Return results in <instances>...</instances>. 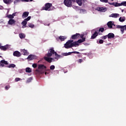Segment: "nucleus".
<instances>
[{
    "instance_id": "nucleus-1",
    "label": "nucleus",
    "mask_w": 126,
    "mask_h": 126,
    "mask_svg": "<svg viewBox=\"0 0 126 126\" xmlns=\"http://www.w3.org/2000/svg\"><path fill=\"white\" fill-rule=\"evenodd\" d=\"M54 54H55V56L56 57L55 58V60H57L58 61L59 59H60V58H62V56L58 54V53H57V52H55V50H54V48L52 47L48 50V53L45 55L46 57L45 56L43 58L44 60H45V61H46L48 63H52L53 61V62H55V60H54L55 59L53 58H51V57H52V56H53Z\"/></svg>"
},
{
    "instance_id": "nucleus-2",
    "label": "nucleus",
    "mask_w": 126,
    "mask_h": 126,
    "mask_svg": "<svg viewBox=\"0 0 126 126\" xmlns=\"http://www.w3.org/2000/svg\"><path fill=\"white\" fill-rule=\"evenodd\" d=\"M64 4L67 7H71L72 6V2L71 0H64Z\"/></svg>"
},
{
    "instance_id": "nucleus-3",
    "label": "nucleus",
    "mask_w": 126,
    "mask_h": 126,
    "mask_svg": "<svg viewBox=\"0 0 126 126\" xmlns=\"http://www.w3.org/2000/svg\"><path fill=\"white\" fill-rule=\"evenodd\" d=\"M52 6H53V4H52L51 3H46L45 4V6H43L42 7V9L43 10H49V9L50 7H52Z\"/></svg>"
},
{
    "instance_id": "nucleus-4",
    "label": "nucleus",
    "mask_w": 126,
    "mask_h": 126,
    "mask_svg": "<svg viewBox=\"0 0 126 126\" xmlns=\"http://www.w3.org/2000/svg\"><path fill=\"white\" fill-rule=\"evenodd\" d=\"M64 48H65V49H69V48H72L71 43H70V41L68 40L64 44Z\"/></svg>"
},
{
    "instance_id": "nucleus-5",
    "label": "nucleus",
    "mask_w": 126,
    "mask_h": 126,
    "mask_svg": "<svg viewBox=\"0 0 126 126\" xmlns=\"http://www.w3.org/2000/svg\"><path fill=\"white\" fill-rule=\"evenodd\" d=\"M80 37V34L76 33L75 34L72 35L71 36V39L73 40H75V39H78Z\"/></svg>"
},
{
    "instance_id": "nucleus-6",
    "label": "nucleus",
    "mask_w": 126,
    "mask_h": 126,
    "mask_svg": "<svg viewBox=\"0 0 126 126\" xmlns=\"http://www.w3.org/2000/svg\"><path fill=\"white\" fill-rule=\"evenodd\" d=\"M14 57H17V58H19V57H21V53L18 51H16L14 52L13 53Z\"/></svg>"
},
{
    "instance_id": "nucleus-7",
    "label": "nucleus",
    "mask_w": 126,
    "mask_h": 126,
    "mask_svg": "<svg viewBox=\"0 0 126 126\" xmlns=\"http://www.w3.org/2000/svg\"><path fill=\"white\" fill-rule=\"evenodd\" d=\"M15 22H16V21L14 20V19H10L8 22V24L9 25H14L15 24Z\"/></svg>"
},
{
    "instance_id": "nucleus-8",
    "label": "nucleus",
    "mask_w": 126,
    "mask_h": 126,
    "mask_svg": "<svg viewBox=\"0 0 126 126\" xmlns=\"http://www.w3.org/2000/svg\"><path fill=\"white\" fill-rule=\"evenodd\" d=\"M107 26H108V28H113V26H115V24H114V22L109 21L107 24Z\"/></svg>"
},
{
    "instance_id": "nucleus-9",
    "label": "nucleus",
    "mask_w": 126,
    "mask_h": 126,
    "mask_svg": "<svg viewBox=\"0 0 126 126\" xmlns=\"http://www.w3.org/2000/svg\"><path fill=\"white\" fill-rule=\"evenodd\" d=\"M1 63V66L3 67L4 66V64H8V63L7 61H5V60H3L0 61Z\"/></svg>"
},
{
    "instance_id": "nucleus-10",
    "label": "nucleus",
    "mask_w": 126,
    "mask_h": 126,
    "mask_svg": "<svg viewBox=\"0 0 126 126\" xmlns=\"http://www.w3.org/2000/svg\"><path fill=\"white\" fill-rule=\"evenodd\" d=\"M120 16V14L118 13H112L110 16L109 17H113V18H117Z\"/></svg>"
},
{
    "instance_id": "nucleus-11",
    "label": "nucleus",
    "mask_w": 126,
    "mask_h": 126,
    "mask_svg": "<svg viewBox=\"0 0 126 126\" xmlns=\"http://www.w3.org/2000/svg\"><path fill=\"white\" fill-rule=\"evenodd\" d=\"M47 66H45L44 64H39L38 66V69H46Z\"/></svg>"
},
{
    "instance_id": "nucleus-12",
    "label": "nucleus",
    "mask_w": 126,
    "mask_h": 126,
    "mask_svg": "<svg viewBox=\"0 0 126 126\" xmlns=\"http://www.w3.org/2000/svg\"><path fill=\"white\" fill-rule=\"evenodd\" d=\"M28 15H29V12H28V11L24 12L23 13L22 18H26V17H28Z\"/></svg>"
},
{
    "instance_id": "nucleus-13",
    "label": "nucleus",
    "mask_w": 126,
    "mask_h": 126,
    "mask_svg": "<svg viewBox=\"0 0 126 126\" xmlns=\"http://www.w3.org/2000/svg\"><path fill=\"white\" fill-rule=\"evenodd\" d=\"M107 38L108 39H112V38H115V34L113 33H109L107 35Z\"/></svg>"
},
{
    "instance_id": "nucleus-14",
    "label": "nucleus",
    "mask_w": 126,
    "mask_h": 126,
    "mask_svg": "<svg viewBox=\"0 0 126 126\" xmlns=\"http://www.w3.org/2000/svg\"><path fill=\"white\" fill-rule=\"evenodd\" d=\"M36 58V56H35L34 55H30L28 57V59L30 60V61H32L33 60H34V59Z\"/></svg>"
},
{
    "instance_id": "nucleus-15",
    "label": "nucleus",
    "mask_w": 126,
    "mask_h": 126,
    "mask_svg": "<svg viewBox=\"0 0 126 126\" xmlns=\"http://www.w3.org/2000/svg\"><path fill=\"white\" fill-rule=\"evenodd\" d=\"M76 46H79V44L78 43V41H75L71 43V47H76Z\"/></svg>"
},
{
    "instance_id": "nucleus-16",
    "label": "nucleus",
    "mask_w": 126,
    "mask_h": 126,
    "mask_svg": "<svg viewBox=\"0 0 126 126\" xmlns=\"http://www.w3.org/2000/svg\"><path fill=\"white\" fill-rule=\"evenodd\" d=\"M97 36H98V32H95L92 35L91 39H95Z\"/></svg>"
},
{
    "instance_id": "nucleus-17",
    "label": "nucleus",
    "mask_w": 126,
    "mask_h": 126,
    "mask_svg": "<svg viewBox=\"0 0 126 126\" xmlns=\"http://www.w3.org/2000/svg\"><path fill=\"white\" fill-rule=\"evenodd\" d=\"M3 1L6 4H10L12 2V0H3Z\"/></svg>"
},
{
    "instance_id": "nucleus-18",
    "label": "nucleus",
    "mask_w": 126,
    "mask_h": 126,
    "mask_svg": "<svg viewBox=\"0 0 126 126\" xmlns=\"http://www.w3.org/2000/svg\"><path fill=\"white\" fill-rule=\"evenodd\" d=\"M8 49V45H6L5 46H2L1 47V50L2 51H5L6 50H7Z\"/></svg>"
},
{
    "instance_id": "nucleus-19",
    "label": "nucleus",
    "mask_w": 126,
    "mask_h": 126,
    "mask_svg": "<svg viewBox=\"0 0 126 126\" xmlns=\"http://www.w3.org/2000/svg\"><path fill=\"white\" fill-rule=\"evenodd\" d=\"M22 53H23L24 56H28V55H29V53L25 49H23L22 50Z\"/></svg>"
},
{
    "instance_id": "nucleus-20",
    "label": "nucleus",
    "mask_w": 126,
    "mask_h": 126,
    "mask_svg": "<svg viewBox=\"0 0 126 126\" xmlns=\"http://www.w3.org/2000/svg\"><path fill=\"white\" fill-rule=\"evenodd\" d=\"M119 21L120 22H124L125 21H126V17H121L119 19Z\"/></svg>"
},
{
    "instance_id": "nucleus-21",
    "label": "nucleus",
    "mask_w": 126,
    "mask_h": 126,
    "mask_svg": "<svg viewBox=\"0 0 126 126\" xmlns=\"http://www.w3.org/2000/svg\"><path fill=\"white\" fill-rule=\"evenodd\" d=\"M86 38H83V39L82 38V39H79L77 41L78 44H81V43H83V42H85V40H86Z\"/></svg>"
},
{
    "instance_id": "nucleus-22",
    "label": "nucleus",
    "mask_w": 126,
    "mask_h": 126,
    "mask_svg": "<svg viewBox=\"0 0 126 126\" xmlns=\"http://www.w3.org/2000/svg\"><path fill=\"white\" fill-rule=\"evenodd\" d=\"M76 2L78 4L79 6H81V5H82V0H76Z\"/></svg>"
},
{
    "instance_id": "nucleus-23",
    "label": "nucleus",
    "mask_w": 126,
    "mask_h": 126,
    "mask_svg": "<svg viewBox=\"0 0 126 126\" xmlns=\"http://www.w3.org/2000/svg\"><path fill=\"white\" fill-rule=\"evenodd\" d=\"M19 36L21 39H23L26 37L25 34L24 33H20Z\"/></svg>"
},
{
    "instance_id": "nucleus-24",
    "label": "nucleus",
    "mask_w": 126,
    "mask_h": 126,
    "mask_svg": "<svg viewBox=\"0 0 126 126\" xmlns=\"http://www.w3.org/2000/svg\"><path fill=\"white\" fill-rule=\"evenodd\" d=\"M59 39L61 41H64L65 39H66V37L65 36L61 35L59 37Z\"/></svg>"
},
{
    "instance_id": "nucleus-25",
    "label": "nucleus",
    "mask_w": 126,
    "mask_h": 126,
    "mask_svg": "<svg viewBox=\"0 0 126 126\" xmlns=\"http://www.w3.org/2000/svg\"><path fill=\"white\" fill-rule=\"evenodd\" d=\"M26 72L30 73L32 72V69L30 67H27L26 68Z\"/></svg>"
},
{
    "instance_id": "nucleus-26",
    "label": "nucleus",
    "mask_w": 126,
    "mask_h": 126,
    "mask_svg": "<svg viewBox=\"0 0 126 126\" xmlns=\"http://www.w3.org/2000/svg\"><path fill=\"white\" fill-rule=\"evenodd\" d=\"M15 66H16V65L15 64L12 63V64H10L9 65V66H8V67H9V68H11V67L14 68V67H15Z\"/></svg>"
},
{
    "instance_id": "nucleus-27",
    "label": "nucleus",
    "mask_w": 126,
    "mask_h": 126,
    "mask_svg": "<svg viewBox=\"0 0 126 126\" xmlns=\"http://www.w3.org/2000/svg\"><path fill=\"white\" fill-rule=\"evenodd\" d=\"M122 3H120L118 2H115V4L114 5V6H115V7H117L118 6H122Z\"/></svg>"
},
{
    "instance_id": "nucleus-28",
    "label": "nucleus",
    "mask_w": 126,
    "mask_h": 126,
    "mask_svg": "<svg viewBox=\"0 0 126 126\" xmlns=\"http://www.w3.org/2000/svg\"><path fill=\"white\" fill-rule=\"evenodd\" d=\"M72 53L69 52V53H63L62 54L63 56H70V55H71Z\"/></svg>"
},
{
    "instance_id": "nucleus-29",
    "label": "nucleus",
    "mask_w": 126,
    "mask_h": 126,
    "mask_svg": "<svg viewBox=\"0 0 126 126\" xmlns=\"http://www.w3.org/2000/svg\"><path fill=\"white\" fill-rule=\"evenodd\" d=\"M28 26V27H30V28H34V27H35V25L31 23L29 24Z\"/></svg>"
},
{
    "instance_id": "nucleus-30",
    "label": "nucleus",
    "mask_w": 126,
    "mask_h": 126,
    "mask_svg": "<svg viewBox=\"0 0 126 126\" xmlns=\"http://www.w3.org/2000/svg\"><path fill=\"white\" fill-rule=\"evenodd\" d=\"M104 31H105V29H104V28H100L99 29V32H101V33H103Z\"/></svg>"
},
{
    "instance_id": "nucleus-31",
    "label": "nucleus",
    "mask_w": 126,
    "mask_h": 126,
    "mask_svg": "<svg viewBox=\"0 0 126 126\" xmlns=\"http://www.w3.org/2000/svg\"><path fill=\"white\" fill-rule=\"evenodd\" d=\"M7 17H8V18H9V19H13V16L12 15H8L7 16Z\"/></svg>"
},
{
    "instance_id": "nucleus-32",
    "label": "nucleus",
    "mask_w": 126,
    "mask_h": 126,
    "mask_svg": "<svg viewBox=\"0 0 126 126\" xmlns=\"http://www.w3.org/2000/svg\"><path fill=\"white\" fill-rule=\"evenodd\" d=\"M101 39H102V40H106V39H107V38H108V35H104V36H102L101 37Z\"/></svg>"
},
{
    "instance_id": "nucleus-33",
    "label": "nucleus",
    "mask_w": 126,
    "mask_h": 126,
    "mask_svg": "<svg viewBox=\"0 0 126 126\" xmlns=\"http://www.w3.org/2000/svg\"><path fill=\"white\" fill-rule=\"evenodd\" d=\"M104 10H105V9L103 7H99L98 8V11H101L102 12H104Z\"/></svg>"
},
{
    "instance_id": "nucleus-34",
    "label": "nucleus",
    "mask_w": 126,
    "mask_h": 126,
    "mask_svg": "<svg viewBox=\"0 0 126 126\" xmlns=\"http://www.w3.org/2000/svg\"><path fill=\"white\" fill-rule=\"evenodd\" d=\"M31 19V16H29L27 17V18L25 19L24 20L27 22L29 21V20H30Z\"/></svg>"
},
{
    "instance_id": "nucleus-35",
    "label": "nucleus",
    "mask_w": 126,
    "mask_h": 126,
    "mask_svg": "<svg viewBox=\"0 0 126 126\" xmlns=\"http://www.w3.org/2000/svg\"><path fill=\"white\" fill-rule=\"evenodd\" d=\"M22 25H27V22L24 20V21L22 22Z\"/></svg>"
},
{
    "instance_id": "nucleus-36",
    "label": "nucleus",
    "mask_w": 126,
    "mask_h": 126,
    "mask_svg": "<svg viewBox=\"0 0 126 126\" xmlns=\"http://www.w3.org/2000/svg\"><path fill=\"white\" fill-rule=\"evenodd\" d=\"M55 65H52L50 66V68L51 70H54V69H55Z\"/></svg>"
},
{
    "instance_id": "nucleus-37",
    "label": "nucleus",
    "mask_w": 126,
    "mask_h": 126,
    "mask_svg": "<svg viewBox=\"0 0 126 126\" xmlns=\"http://www.w3.org/2000/svg\"><path fill=\"white\" fill-rule=\"evenodd\" d=\"M122 5H123L124 6H126V1H122L121 2Z\"/></svg>"
},
{
    "instance_id": "nucleus-38",
    "label": "nucleus",
    "mask_w": 126,
    "mask_h": 126,
    "mask_svg": "<svg viewBox=\"0 0 126 126\" xmlns=\"http://www.w3.org/2000/svg\"><path fill=\"white\" fill-rule=\"evenodd\" d=\"M10 88V86L9 85H7L5 87V90H7L8 89H9Z\"/></svg>"
},
{
    "instance_id": "nucleus-39",
    "label": "nucleus",
    "mask_w": 126,
    "mask_h": 126,
    "mask_svg": "<svg viewBox=\"0 0 126 126\" xmlns=\"http://www.w3.org/2000/svg\"><path fill=\"white\" fill-rule=\"evenodd\" d=\"M100 1L101 2H105V3H107V2H108V0H100Z\"/></svg>"
},
{
    "instance_id": "nucleus-40",
    "label": "nucleus",
    "mask_w": 126,
    "mask_h": 126,
    "mask_svg": "<svg viewBox=\"0 0 126 126\" xmlns=\"http://www.w3.org/2000/svg\"><path fill=\"white\" fill-rule=\"evenodd\" d=\"M82 62H83V60L82 59H79L78 60V63H81Z\"/></svg>"
},
{
    "instance_id": "nucleus-41",
    "label": "nucleus",
    "mask_w": 126,
    "mask_h": 126,
    "mask_svg": "<svg viewBox=\"0 0 126 126\" xmlns=\"http://www.w3.org/2000/svg\"><path fill=\"white\" fill-rule=\"evenodd\" d=\"M32 67L33 68H36V67H37V64L36 63L32 64Z\"/></svg>"
},
{
    "instance_id": "nucleus-42",
    "label": "nucleus",
    "mask_w": 126,
    "mask_h": 126,
    "mask_svg": "<svg viewBox=\"0 0 126 126\" xmlns=\"http://www.w3.org/2000/svg\"><path fill=\"white\" fill-rule=\"evenodd\" d=\"M99 44H103L104 43V40H103L102 39H100L99 41Z\"/></svg>"
},
{
    "instance_id": "nucleus-43",
    "label": "nucleus",
    "mask_w": 126,
    "mask_h": 126,
    "mask_svg": "<svg viewBox=\"0 0 126 126\" xmlns=\"http://www.w3.org/2000/svg\"><path fill=\"white\" fill-rule=\"evenodd\" d=\"M72 54H80V53H79V52H77V51H73L71 52Z\"/></svg>"
},
{
    "instance_id": "nucleus-44",
    "label": "nucleus",
    "mask_w": 126,
    "mask_h": 126,
    "mask_svg": "<svg viewBox=\"0 0 126 126\" xmlns=\"http://www.w3.org/2000/svg\"><path fill=\"white\" fill-rule=\"evenodd\" d=\"M109 4H110V5H114L115 6V4L116 3V2H113V3H110V2H108Z\"/></svg>"
},
{
    "instance_id": "nucleus-45",
    "label": "nucleus",
    "mask_w": 126,
    "mask_h": 126,
    "mask_svg": "<svg viewBox=\"0 0 126 126\" xmlns=\"http://www.w3.org/2000/svg\"><path fill=\"white\" fill-rule=\"evenodd\" d=\"M80 38H81V39H83V38H85L84 37V34H80Z\"/></svg>"
},
{
    "instance_id": "nucleus-46",
    "label": "nucleus",
    "mask_w": 126,
    "mask_h": 126,
    "mask_svg": "<svg viewBox=\"0 0 126 126\" xmlns=\"http://www.w3.org/2000/svg\"><path fill=\"white\" fill-rule=\"evenodd\" d=\"M15 81H19L20 80V78H16L15 79Z\"/></svg>"
},
{
    "instance_id": "nucleus-47",
    "label": "nucleus",
    "mask_w": 126,
    "mask_h": 126,
    "mask_svg": "<svg viewBox=\"0 0 126 126\" xmlns=\"http://www.w3.org/2000/svg\"><path fill=\"white\" fill-rule=\"evenodd\" d=\"M22 27V28L24 29V28H26V27H28V26H27L26 25H23V26Z\"/></svg>"
},
{
    "instance_id": "nucleus-48",
    "label": "nucleus",
    "mask_w": 126,
    "mask_h": 126,
    "mask_svg": "<svg viewBox=\"0 0 126 126\" xmlns=\"http://www.w3.org/2000/svg\"><path fill=\"white\" fill-rule=\"evenodd\" d=\"M22 1H26V2H29V0H22Z\"/></svg>"
},
{
    "instance_id": "nucleus-49",
    "label": "nucleus",
    "mask_w": 126,
    "mask_h": 126,
    "mask_svg": "<svg viewBox=\"0 0 126 126\" xmlns=\"http://www.w3.org/2000/svg\"><path fill=\"white\" fill-rule=\"evenodd\" d=\"M12 15L13 16V18H14V16H15V15H16L15 13H13V14Z\"/></svg>"
},
{
    "instance_id": "nucleus-50",
    "label": "nucleus",
    "mask_w": 126,
    "mask_h": 126,
    "mask_svg": "<svg viewBox=\"0 0 126 126\" xmlns=\"http://www.w3.org/2000/svg\"><path fill=\"white\" fill-rule=\"evenodd\" d=\"M76 0H71V1H72V2H75Z\"/></svg>"
},
{
    "instance_id": "nucleus-51",
    "label": "nucleus",
    "mask_w": 126,
    "mask_h": 126,
    "mask_svg": "<svg viewBox=\"0 0 126 126\" xmlns=\"http://www.w3.org/2000/svg\"><path fill=\"white\" fill-rule=\"evenodd\" d=\"M2 8H3V7L0 5V9H2Z\"/></svg>"
},
{
    "instance_id": "nucleus-52",
    "label": "nucleus",
    "mask_w": 126,
    "mask_h": 126,
    "mask_svg": "<svg viewBox=\"0 0 126 126\" xmlns=\"http://www.w3.org/2000/svg\"><path fill=\"white\" fill-rule=\"evenodd\" d=\"M1 47H2L1 43H0V50H1Z\"/></svg>"
},
{
    "instance_id": "nucleus-53",
    "label": "nucleus",
    "mask_w": 126,
    "mask_h": 126,
    "mask_svg": "<svg viewBox=\"0 0 126 126\" xmlns=\"http://www.w3.org/2000/svg\"><path fill=\"white\" fill-rule=\"evenodd\" d=\"M69 41H70L71 44V43H73V40H69Z\"/></svg>"
},
{
    "instance_id": "nucleus-54",
    "label": "nucleus",
    "mask_w": 126,
    "mask_h": 126,
    "mask_svg": "<svg viewBox=\"0 0 126 126\" xmlns=\"http://www.w3.org/2000/svg\"><path fill=\"white\" fill-rule=\"evenodd\" d=\"M84 45H89V44H88V43H84Z\"/></svg>"
},
{
    "instance_id": "nucleus-55",
    "label": "nucleus",
    "mask_w": 126,
    "mask_h": 126,
    "mask_svg": "<svg viewBox=\"0 0 126 126\" xmlns=\"http://www.w3.org/2000/svg\"><path fill=\"white\" fill-rule=\"evenodd\" d=\"M29 1H33V0H29Z\"/></svg>"
},
{
    "instance_id": "nucleus-56",
    "label": "nucleus",
    "mask_w": 126,
    "mask_h": 126,
    "mask_svg": "<svg viewBox=\"0 0 126 126\" xmlns=\"http://www.w3.org/2000/svg\"><path fill=\"white\" fill-rule=\"evenodd\" d=\"M1 63L0 62V66H1Z\"/></svg>"
},
{
    "instance_id": "nucleus-57",
    "label": "nucleus",
    "mask_w": 126,
    "mask_h": 126,
    "mask_svg": "<svg viewBox=\"0 0 126 126\" xmlns=\"http://www.w3.org/2000/svg\"><path fill=\"white\" fill-rule=\"evenodd\" d=\"M36 71H39V70L38 69H36Z\"/></svg>"
},
{
    "instance_id": "nucleus-58",
    "label": "nucleus",
    "mask_w": 126,
    "mask_h": 126,
    "mask_svg": "<svg viewBox=\"0 0 126 126\" xmlns=\"http://www.w3.org/2000/svg\"><path fill=\"white\" fill-rule=\"evenodd\" d=\"M45 74H46V75H47V72H45Z\"/></svg>"
},
{
    "instance_id": "nucleus-59",
    "label": "nucleus",
    "mask_w": 126,
    "mask_h": 126,
    "mask_svg": "<svg viewBox=\"0 0 126 126\" xmlns=\"http://www.w3.org/2000/svg\"><path fill=\"white\" fill-rule=\"evenodd\" d=\"M123 11H124V10H122V12H123Z\"/></svg>"
},
{
    "instance_id": "nucleus-60",
    "label": "nucleus",
    "mask_w": 126,
    "mask_h": 126,
    "mask_svg": "<svg viewBox=\"0 0 126 126\" xmlns=\"http://www.w3.org/2000/svg\"><path fill=\"white\" fill-rule=\"evenodd\" d=\"M112 0V1H114V0Z\"/></svg>"
},
{
    "instance_id": "nucleus-61",
    "label": "nucleus",
    "mask_w": 126,
    "mask_h": 126,
    "mask_svg": "<svg viewBox=\"0 0 126 126\" xmlns=\"http://www.w3.org/2000/svg\"><path fill=\"white\" fill-rule=\"evenodd\" d=\"M2 57L0 56V58H1Z\"/></svg>"
}]
</instances>
